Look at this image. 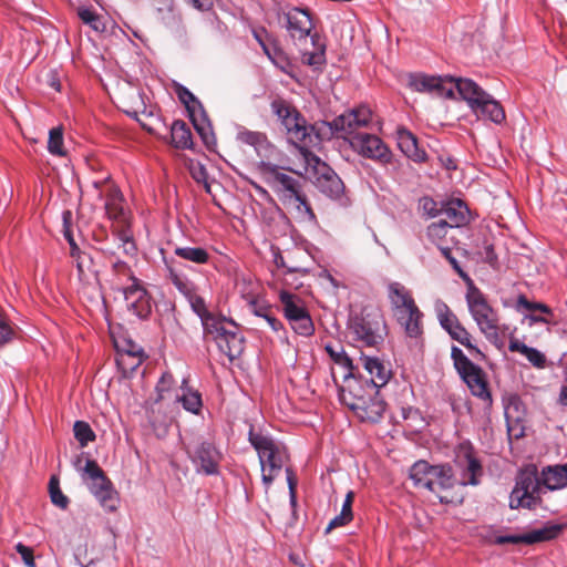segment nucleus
<instances>
[{
	"mask_svg": "<svg viewBox=\"0 0 567 567\" xmlns=\"http://www.w3.org/2000/svg\"><path fill=\"white\" fill-rule=\"evenodd\" d=\"M185 268L175 258L163 256L164 278L188 301L192 310L199 317L205 333L213 334L216 340L226 333V319L217 318L207 309L198 286L187 276Z\"/></svg>",
	"mask_w": 567,
	"mask_h": 567,
	"instance_id": "f257e3e1",
	"label": "nucleus"
},
{
	"mask_svg": "<svg viewBox=\"0 0 567 567\" xmlns=\"http://www.w3.org/2000/svg\"><path fill=\"white\" fill-rule=\"evenodd\" d=\"M258 171L264 182L271 188L285 205H296L300 214L309 221L316 223L317 216L303 192V184L300 177L296 178L285 172V168L261 161Z\"/></svg>",
	"mask_w": 567,
	"mask_h": 567,
	"instance_id": "f03ea898",
	"label": "nucleus"
},
{
	"mask_svg": "<svg viewBox=\"0 0 567 567\" xmlns=\"http://www.w3.org/2000/svg\"><path fill=\"white\" fill-rule=\"evenodd\" d=\"M270 107L285 127L288 142L299 150L308 164L312 162L319 163V157L309 150V146L312 144V133H315L318 140V124L320 122L313 125L307 124L303 115L290 102L282 97L272 100Z\"/></svg>",
	"mask_w": 567,
	"mask_h": 567,
	"instance_id": "7ed1b4c3",
	"label": "nucleus"
},
{
	"mask_svg": "<svg viewBox=\"0 0 567 567\" xmlns=\"http://www.w3.org/2000/svg\"><path fill=\"white\" fill-rule=\"evenodd\" d=\"M248 442L258 454L261 482L267 492L289 458L288 453L284 446L275 442L271 435L256 431L254 425H250Z\"/></svg>",
	"mask_w": 567,
	"mask_h": 567,
	"instance_id": "20e7f679",
	"label": "nucleus"
},
{
	"mask_svg": "<svg viewBox=\"0 0 567 567\" xmlns=\"http://www.w3.org/2000/svg\"><path fill=\"white\" fill-rule=\"evenodd\" d=\"M371 121V110L365 105H360L340 114L332 121H320L318 124V141H329L332 137L349 138L353 134L360 133L358 130L367 127Z\"/></svg>",
	"mask_w": 567,
	"mask_h": 567,
	"instance_id": "39448f33",
	"label": "nucleus"
},
{
	"mask_svg": "<svg viewBox=\"0 0 567 567\" xmlns=\"http://www.w3.org/2000/svg\"><path fill=\"white\" fill-rule=\"evenodd\" d=\"M348 329L354 340L361 342L362 346L378 348L384 341L386 322L379 310L363 309L360 313L349 318Z\"/></svg>",
	"mask_w": 567,
	"mask_h": 567,
	"instance_id": "423d86ee",
	"label": "nucleus"
},
{
	"mask_svg": "<svg viewBox=\"0 0 567 567\" xmlns=\"http://www.w3.org/2000/svg\"><path fill=\"white\" fill-rule=\"evenodd\" d=\"M83 481L86 483L89 491L97 499L99 504L107 513H114L120 506V495L114 488L112 481L106 476L97 462L87 458L82 473Z\"/></svg>",
	"mask_w": 567,
	"mask_h": 567,
	"instance_id": "0eeeda50",
	"label": "nucleus"
},
{
	"mask_svg": "<svg viewBox=\"0 0 567 567\" xmlns=\"http://www.w3.org/2000/svg\"><path fill=\"white\" fill-rule=\"evenodd\" d=\"M544 491L545 487L535 467L520 471L509 495V507L512 509H536L543 503Z\"/></svg>",
	"mask_w": 567,
	"mask_h": 567,
	"instance_id": "6e6552de",
	"label": "nucleus"
},
{
	"mask_svg": "<svg viewBox=\"0 0 567 567\" xmlns=\"http://www.w3.org/2000/svg\"><path fill=\"white\" fill-rule=\"evenodd\" d=\"M451 358L455 370L467 384L472 394L484 401L487 406H492V394L482 368L472 362L464 352L455 346L451 349Z\"/></svg>",
	"mask_w": 567,
	"mask_h": 567,
	"instance_id": "1a4fd4ad",
	"label": "nucleus"
},
{
	"mask_svg": "<svg viewBox=\"0 0 567 567\" xmlns=\"http://www.w3.org/2000/svg\"><path fill=\"white\" fill-rule=\"evenodd\" d=\"M435 311L441 327L447 332L452 340L457 341L463 347H465L472 353V355H474L475 359H485L484 352H482L473 343L472 334L461 323L457 316L451 310V308L445 302H436Z\"/></svg>",
	"mask_w": 567,
	"mask_h": 567,
	"instance_id": "9d476101",
	"label": "nucleus"
},
{
	"mask_svg": "<svg viewBox=\"0 0 567 567\" xmlns=\"http://www.w3.org/2000/svg\"><path fill=\"white\" fill-rule=\"evenodd\" d=\"M465 301L477 328L499 321L497 310L492 307L485 293L471 278H467L466 282Z\"/></svg>",
	"mask_w": 567,
	"mask_h": 567,
	"instance_id": "9b49d317",
	"label": "nucleus"
},
{
	"mask_svg": "<svg viewBox=\"0 0 567 567\" xmlns=\"http://www.w3.org/2000/svg\"><path fill=\"white\" fill-rule=\"evenodd\" d=\"M350 146L359 155L382 165L392 164L393 154L389 146L375 134L357 133L349 137Z\"/></svg>",
	"mask_w": 567,
	"mask_h": 567,
	"instance_id": "f8f14e48",
	"label": "nucleus"
},
{
	"mask_svg": "<svg viewBox=\"0 0 567 567\" xmlns=\"http://www.w3.org/2000/svg\"><path fill=\"white\" fill-rule=\"evenodd\" d=\"M187 454L198 474L206 476L220 474L223 454L213 442L203 441L194 449H188Z\"/></svg>",
	"mask_w": 567,
	"mask_h": 567,
	"instance_id": "ddd939ff",
	"label": "nucleus"
},
{
	"mask_svg": "<svg viewBox=\"0 0 567 567\" xmlns=\"http://www.w3.org/2000/svg\"><path fill=\"white\" fill-rule=\"evenodd\" d=\"M124 297L126 309L140 320L150 319L154 300L151 292L144 286L142 280H135L128 284L121 292Z\"/></svg>",
	"mask_w": 567,
	"mask_h": 567,
	"instance_id": "4468645a",
	"label": "nucleus"
},
{
	"mask_svg": "<svg viewBox=\"0 0 567 567\" xmlns=\"http://www.w3.org/2000/svg\"><path fill=\"white\" fill-rule=\"evenodd\" d=\"M456 467L460 470L458 484L463 486H476L481 483L484 470L481 461L476 456L474 447L467 444H461L455 460Z\"/></svg>",
	"mask_w": 567,
	"mask_h": 567,
	"instance_id": "2eb2a0df",
	"label": "nucleus"
},
{
	"mask_svg": "<svg viewBox=\"0 0 567 567\" xmlns=\"http://www.w3.org/2000/svg\"><path fill=\"white\" fill-rule=\"evenodd\" d=\"M311 164H315V162ZM316 165L315 186L317 189L330 199L338 200L344 205L348 199L346 197V187L342 179L329 165L322 163L320 159Z\"/></svg>",
	"mask_w": 567,
	"mask_h": 567,
	"instance_id": "dca6fc26",
	"label": "nucleus"
},
{
	"mask_svg": "<svg viewBox=\"0 0 567 567\" xmlns=\"http://www.w3.org/2000/svg\"><path fill=\"white\" fill-rule=\"evenodd\" d=\"M343 381L346 385L340 388L339 395L341 402L349 409L355 405L359 401L368 398V395L373 396L379 392V389L372 381L362 377H357L355 373L353 377H349V379H344Z\"/></svg>",
	"mask_w": 567,
	"mask_h": 567,
	"instance_id": "f3484780",
	"label": "nucleus"
},
{
	"mask_svg": "<svg viewBox=\"0 0 567 567\" xmlns=\"http://www.w3.org/2000/svg\"><path fill=\"white\" fill-rule=\"evenodd\" d=\"M457 481L450 464L435 465L431 481H427V489L439 496L440 503L449 504L452 502L443 493L451 491Z\"/></svg>",
	"mask_w": 567,
	"mask_h": 567,
	"instance_id": "a211bd4d",
	"label": "nucleus"
},
{
	"mask_svg": "<svg viewBox=\"0 0 567 567\" xmlns=\"http://www.w3.org/2000/svg\"><path fill=\"white\" fill-rule=\"evenodd\" d=\"M287 30L289 35L295 40H305L307 37L313 34L311 33L313 29V22L308 9L301 8H292L287 13H285Z\"/></svg>",
	"mask_w": 567,
	"mask_h": 567,
	"instance_id": "6ab92c4d",
	"label": "nucleus"
},
{
	"mask_svg": "<svg viewBox=\"0 0 567 567\" xmlns=\"http://www.w3.org/2000/svg\"><path fill=\"white\" fill-rule=\"evenodd\" d=\"M350 410L361 422L378 423L383 417L386 410L385 401L378 394L368 395L362 401H359L355 405L351 406Z\"/></svg>",
	"mask_w": 567,
	"mask_h": 567,
	"instance_id": "aec40b11",
	"label": "nucleus"
},
{
	"mask_svg": "<svg viewBox=\"0 0 567 567\" xmlns=\"http://www.w3.org/2000/svg\"><path fill=\"white\" fill-rule=\"evenodd\" d=\"M388 298L393 317L398 316L399 312L403 313L417 307L411 290L398 281H392L388 285Z\"/></svg>",
	"mask_w": 567,
	"mask_h": 567,
	"instance_id": "412c9836",
	"label": "nucleus"
},
{
	"mask_svg": "<svg viewBox=\"0 0 567 567\" xmlns=\"http://www.w3.org/2000/svg\"><path fill=\"white\" fill-rule=\"evenodd\" d=\"M441 218L452 228L466 226L471 221V214L467 205L461 199H452L440 209Z\"/></svg>",
	"mask_w": 567,
	"mask_h": 567,
	"instance_id": "4be33fe9",
	"label": "nucleus"
},
{
	"mask_svg": "<svg viewBox=\"0 0 567 567\" xmlns=\"http://www.w3.org/2000/svg\"><path fill=\"white\" fill-rule=\"evenodd\" d=\"M360 362L364 370L370 374L369 381L380 390L388 384L392 378V370L389 364H385L380 358L362 354Z\"/></svg>",
	"mask_w": 567,
	"mask_h": 567,
	"instance_id": "5701e85b",
	"label": "nucleus"
},
{
	"mask_svg": "<svg viewBox=\"0 0 567 567\" xmlns=\"http://www.w3.org/2000/svg\"><path fill=\"white\" fill-rule=\"evenodd\" d=\"M398 146L401 152L411 161L415 163H424L427 161V154L423 147L420 146L416 136L406 128H399Z\"/></svg>",
	"mask_w": 567,
	"mask_h": 567,
	"instance_id": "b1692460",
	"label": "nucleus"
},
{
	"mask_svg": "<svg viewBox=\"0 0 567 567\" xmlns=\"http://www.w3.org/2000/svg\"><path fill=\"white\" fill-rule=\"evenodd\" d=\"M230 324L234 326L235 330H226V333L218 337L215 341L220 350L225 355L229 358L230 361L235 360L236 358L240 357L245 349V339L244 337L237 331V324L233 321H228Z\"/></svg>",
	"mask_w": 567,
	"mask_h": 567,
	"instance_id": "393cba45",
	"label": "nucleus"
},
{
	"mask_svg": "<svg viewBox=\"0 0 567 567\" xmlns=\"http://www.w3.org/2000/svg\"><path fill=\"white\" fill-rule=\"evenodd\" d=\"M110 268L109 282L114 291L122 292L127 286L126 284H134L135 280H141L135 276L131 266L122 259L112 260Z\"/></svg>",
	"mask_w": 567,
	"mask_h": 567,
	"instance_id": "a878e982",
	"label": "nucleus"
},
{
	"mask_svg": "<svg viewBox=\"0 0 567 567\" xmlns=\"http://www.w3.org/2000/svg\"><path fill=\"white\" fill-rule=\"evenodd\" d=\"M423 312L419 307L403 313L399 312L395 320L409 338L417 339L423 334Z\"/></svg>",
	"mask_w": 567,
	"mask_h": 567,
	"instance_id": "bb28decb",
	"label": "nucleus"
},
{
	"mask_svg": "<svg viewBox=\"0 0 567 567\" xmlns=\"http://www.w3.org/2000/svg\"><path fill=\"white\" fill-rule=\"evenodd\" d=\"M472 112L483 120H488L495 124H502L506 116L502 104L487 93L486 99H482Z\"/></svg>",
	"mask_w": 567,
	"mask_h": 567,
	"instance_id": "cd10ccee",
	"label": "nucleus"
},
{
	"mask_svg": "<svg viewBox=\"0 0 567 567\" xmlns=\"http://www.w3.org/2000/svg\"><path fill=\"white\" fill-rule=\"evenodd\" d=\"M539 477L545 489L557 491L567 487V463L543 467Z\"/></svg>",
	"mask_w": 567,
	"mask_h": 567,
	"instance_id": "c85d7f7f",
	"label": "nucleus"
},
{
	"mask_svg": "<svg viewBox=\"0 0 567 567\" xmlns=\"http://www.w3.org/2000/svg\"><path fill=\"white\" fill-rule=\"evenodd\" d=\"M454 87L471 110L475 107L482 99L487 97V92L471 79L456 78Z\"/></svg>",
	"mask_w": 567,
	"mask_h": 567,
	"instance_id": "c756f323",
	"label": "nucleus"
},
{
	"mask_svg": "<svg viewBox=\"0 0 567 567\" xmlns=\"http://www.w3.org/2000/svg\"><path fill=\"white\" fill-rule=\"evenodd\" d=\"M189 379L184 378L181 383V394L176 395V401L179 402L183 409L192 414L198 415L203 409V399L199 391L188 385Z\"/></svg>",
	"mask_w": 567,
	"mask_h": 567,
	"instance_id": "7c9ffc66",
	"label": "nucleus"
},
{
	"mask_svg": "<svg viewBox=\"0 0 567 567\" xmlns=\"http://www.w3.org/2000/svg\"><path fill=\"white\" fill-rule=\"evenodd\" d=\"M237 140L252 146L256 153L261 157H267L269 151L274 148V145L262 132L241 130L237 134Z\"/></svg>",
	"mask_w": 567,
	"mask_h": 567,
	"instance_id": "2f4dec72",
	"label": "nucleus"
},
{
	"mask_svg": "<svg viewBox=\"0 0 567 567\" xmlns=\"http://www.w3.org/2000/svg\"><path fill=\"white\" fill-rule=\"evenodd\" d=\"M279 300L282 306L284 316L289 323L308 311L303 300L299 296L287 290L280 291Z\"/></svg>",
	"mask_w": 567,
	"mask_h": 567,
	"instance_id": "473e14b6",
	"label": "nucleus"
},
{
	"mask_svg": "<svg viewBox=\"0 0 567 567\" xmlns=\"http://www.w3.org/2000/svg\"><path fill=\"white\" fill-rule=\"evenodd\" d=\"M62 221H63V235L65 240L70 245V255L73 259L76 261V267L80 274H83V266L84 260L83 256H85V252H83L80 247L76 245L75 239L73 237L72 233V213L70 210H64L62 213Z\"/></svg>",
	"mask_w": 567,
	"mask_h": 567,
	"instance_id": "72a5a7b5",
	"label": "nucleus"
},
{
	"mask_svg": "<svg viewBox=\"0 0 567 567\" xmlns=\"http://www.w3.org/2000/svg\"><path fill=\"white\" fill-rule=\"evenodd\" d=\"M189 120L205 146L208 150H213V147L216 146V137L206 111L203 110L198 112V114H195L194 117H189Z\"/></svg>",
	"mask_w": 567,
	"mask_h": 567,
	"instance_id": "f704fd0d",
	"label": "nucleus"
},
{
	"mask_svg": "<svg viewBox=\"0 0 567 567\" xmlns=\"http://www.w3.org/2000/svg\"><path fill=\"white\" fill-rule=\"evenodd\" d=\"M172 144L177 150H192L194 146L193 135L183 120H175L171 126Z\"/></svg>",
	"mask_w": 567,
	"mask_h": 567,
	"instance_id": "c9c22d12",
	"label": "nucleus"
},
{
	"mask_svg": "<svg viewBox=\"0 0 567 567\" xmlns=\"http://www.w3.org/2000/svg\"><path fill=\"white\" fill-rule=\"evenodd\" d=\"M561 524L547 523L544 527L524 534V544L533 545L556 539L563 532Z\"/></svg>",
	"mask_w": 567,
	"mask_h": 567,
	"instance_id": "e433bc0d",
	"label": "nucleus"
},
{
	"mask_svg": "<svg viewBox=\"0 0 567 567\" xmlns=\"http://www.w3.org/2000/svg\"><path fill=\"white\" fill-rule=\"evenodd\" d=\"M174 255L196 265H207L213 258L212 254L206 248L193 246H176L174 248Z\"/></svg>",
	"mask_w": 567,
	"mask_h": 567,
	"instance_id": "4c0bfd02",
	"label": "nucleus"
},
{
	"mask_svg": "<svg viewBox=\"0 0 567 567\" xmlns=\"http://www.w3.org/2000/svg\"><path fill=\"white\" fill-rule=\"evenodd\" d=\"M324 350L333 363L344 370L343 380L349 379V377H353L357 371V367L353 364L351 358L347 354L342 346L336 348L331 343H328L324 346Z\"/></svg>",
	"mask_w": 567,
	"mask_h": 567,
	"instance_id": "58836bf2",
	"label": "nucleus"
},
{
	"mask_svg": "<svg viewBox=\"0 0 567 567\" xmlns=\"http://www.w3.org/2000/svg\"><path fill=\"white\" fill-rule=\"evenodd\" d=\"M311 42L315 47V51L303 52L301 61L306 65L319 69L326 64V44L321 41V37L318 32L311 35Z\"/></svg>",
	"mask_w": 567,
	"mask_h": 567,
	"instance_id": "ea45409f",
	"label": "nucleus"
},
{
	"mask_svg": "<svg viewBox=\"0 0 567 567\" xmlns=\"http://www.w3.org/2000/svg\"><path fill=\"white\" fill-rule=\"evenodd\" d=\"M435 465H431L426 461H417L410 468V478L415 487L427 489V481H431Z\"/></svg>",
	"mask_w": 567,
	"mask_h": 567,
	"instance_id": "a19ab883",
	"label": "nucleus"
},
{
	"mask_svg": "<svg viewBox=\"0 0 567 567\" xmlns=\"http://www.w3.org/2000/svg\"><path fill=\"white\" fill-rule=\"evenodd\" d=\"M355 494L353 491H349L346 495L342 508L339 515H337L326 528V533L331 532L334 528L343 527L350 524L353 519L352 505L354 502Z\"/></svg>",
	"mask_w": 567,
	"mask_h": 567,
	"instance_id": "79ce46f5",
	"label": "nucleus"
},
{
	"mask_svg": "<svg viewBox=\"0 0 567 567\" xmlns=\"http://www.w3.org/2000/svg\"><path fill=\"white\" fill-rule=\"evenodd\" d=\"M451 229L453 228L440 219L427 226L426 236L431 243L440 248L447 244V235Z\"/></svg>",
	"mask_w": 567,
	"mask_h": 567,
	"instance_id": "37998d69",
	"label": "nucleus"
},
{
	"mask_svg": "<svg viewBox=\"0 0 567 567\" xmlns=\"http://www.w3.org/2000/svg\"><path fill=\"white\" fill-rule=\"evenodd\" d=\"M437 83L435 75H426L423 73H410L408 75V86L415 92L432 93V87Z\"/></svg>",
	"mask_w": 567,
	"mask_h": 567,
	"instance_id": "c03bdc74",
	"label": "nucleus"
},
{
	"mask_svg": "<svg viewBox=\"0 0 567 567\" xmlns=\"http://www.w3.org/2000/svg\"><path fill=\"white\" fill-rule=\"evenodd\" d=\"M176 94L178 100L185 105L188 117H194L195 114L205 110L202 102L187 87L178 85Z\"/></svg>",
	"mask_w": 567,
	"mask_h": 567,
	"instance_id": "a18cd8bd",
	"label": "nucleus"
},
{
	"mask_svg": "<svg viewBox=\"0 0 567 567\" xmlns=\"http://www.w3.org/2000/svg\"><path fill=\"white\" fill-rule=\"evenodd\" d=\"M123 197L118 190H113L105 200V212L109 218L120 219L123 216Z\"/></svg>",
	"mask_w": 567,
	"mask_h": 567,
	"instance_id": "49530a36",
	"label": "nucleus"
},
{
	"mask_svg": "<svg viewBox=\"0 0 567 567\" xmlns=\"http://www.w3.org/2000/svg\"><path fill=\"white\" fill-rule=\"evenodd\" d=\"M289 324L291 329L299 336L311 337L315 333V324L309 311H306L303 315L292 320Z\"/></svg>",
	"mask_w": 567,
	"mask_h": 567,
	"instance_id": "de8ad7c7",
	"label": "nucleus"
},
{
	"mask_svg": "<svg viewBox=\"0 0 567 567\" xmlns=\"http://www.w3.org/2000/svg\"><path fill=\"white\" fill-rule=\"evenodd\" d=\"M73 432L81 447L87 446L90 442L96 439L91 425L85 421H76L73 425Z\"/></svg>",
	"mask_w": 567,
	"mask_h": 567,
	"instance_id": "09e8293b",
	"label": "nucleus"
},
{
	"mask_svg": "<svg viewBox=\"0 0 567 567\" xmlns=\"http://www.w3.org/2000/svg\"><path fill=\"white\" fill-rule=\"evenodd\" d=\"M78 16L81 21L90 25L94 31H104L105 24L100 14L91 8H79Z\"/></svg>",
	"mask_w": 567,
	"mask_h": 567,
	"instance_id": "8fccbe9b",
	"label": "nucleus"
},
{
	"mask_svg": "<svg viewBox=\"0 0 567 567\" xmlns=\"http://www.w3.org/2000/svg\"><path fill=\"white\" fill-rule=\"evenodd\" d=\"M437 85L432 87V93L444 99H454V85L456 78L454 76H436Z\"/></svg>",
	"mask_w": 567,
	"mask_h": 567,
	"instance_id": "3c124183",
	"label": "nucleus"
},
{
	"mask_svg": "<svg viewBox=\"0 0 567 567\" xmlns=\"http://www.w3.org/2000/svg\"><path fill=\"white\" fill-rule=\"evenodd\" d=\"M49 493H50V497H51V502L62 508V509H65L68 506H69V498L62 493L61 488H60V482H59V478L56 476H51L50 481H49Z\"/></svg>",
	"mask_w": 567,
	"mask_h": 567,
	"instance_id": "603ef678",
	"label": "nucleus"
},
{
	"mask_svg": "<svg viewBox=\"0 0 567 567\" xmlns=\"http://www.w3.org/2000/svg\"><path fill=\"white\" fill-rule=\"evenodd\" d=\"M285 472H286V480H287L288 489H289V504L291 507L292 517L295 519H297V506H298L297 484H298V481H297L295 471L290 466H286Z\"/></svg>",
	"mask_w": 567,
	"mask_h": 567,
	"instance_id": "864d4df0",
	"label": "nucleus"
},
{
	"mask_svg": "<svg viewBox=\"0 0 567 567\" xmlns=\"http://www.w3.org/2000/svg\"><path fill=\"white\" fill-rule=\"evenodd\" d=\"M48 151L52 155L63 156L65 151L63 148V131L61 127H53L49 132Z\"/></svg>",
	"mask_w": 567,
	"mask_h": 567,
	"instance_id": "5fc2aeb1",
	"label": "nucleus"
},
{
	"mask_svg": "<svg viewBox=\"0 0 567 567\" xmlns=\"http://www.w3.org/2000/svg\"><path fill=\"white\" fill-rule=\"evenodd\" d=\"M175 385L176 381L174 375L171 372H164L155 386L157 395L156 402L164 400L166 394H168L175 388Z\"/></svg>",
	"mask_w": 567,
	"mask_h": 567,
	"instance_id": "6e6d98bb",
	"label": "nucleus"
},
{
	"mask_svg": "<svg viewBox=\"0 0 567 567\" xmlns=\"http://www.w3.org/2000/svg\"><path fill=\"white\" fill-rule=\"evenodd\" d=\"M516 308L517 310L524 308L529 311H539L546 316H553V310L546 303L529 301L524 293L517 297Z\"/></svg>",
	"mask_w": 567,
	"mask_h": 567,
	"instance_id": "4d7b16f0",
	"label": "nucleus"
},
{
	"mask_svg": "<svg viewBox=\"0 0 567 567\" xmlns=\"http://www.w3.org/2000/svg\"><path fill=\"white\" fill-rule=\"evenodd\" d=\"M245 299L250 312L257 317L262 318L268 311H270L271 306L267 300L259 296H247Z\"/></svg>",
	"mask_w": 567,
	"mask_h": 567,
	"instance_id": "13d9d810",
	"label": "nucleus"
},
{
	"mask_svg": "<svg viewBox=\"0 0 567 567\" xmlns=\"http://www.w3.org/2000/svg\"><path fill=\"white\" fill-rule=\"evenodd\" d=\"M478 330L485 336V338L494 344L497 349H502L504 346V340L499 333L498 322H492L485 324Z\"/></svg>",
	"mask_w": 567,
	"mask_h": 567,
	"instance_id": "bf43d9fd",
	"label": "nucleus"
},
{
	"mask_svg": "<svg viewBox=\"0 0 567 567\" xmlns=\"http://www.w3.org/2000/svg\"><path fill=\"white\" fill-rule=\"evenodd\" d=\"M189 173L194 181L198 184H203L206 193L210 194V184L208 182L207 168L199 162L192 163L189 166Z\"/></svg>",
	"mask_w": 567,
	"mask_h": 567,
	"instance_id": "052dcab7",
	"label": "nucleus"
},
{
	"mask_svg": "<svg viewBox=\"0 0 567 567\" xmlns=\"http://www.w3.org/2000/svg\"><path fill=\"white\" fill-rule=\"evenodd\" d=\"M145 355L120 354L118 367L124 373H133L144 361Z\"/></svg>",
	"mask_w": 567,
	"mask_h": 567,
	"instance_id": "680f3d73",
	"label": "nucleus"
},
{
	"mask_svg": "<svg viewBox=\"0 0 567 567\" xmlns=\"http://www.w3.org/2000/svg\"><path fill=\"white\" fill-rule=\"evenodd\" d=\"M116 237L121 241L123 251L127 256H135L137 252L136 244L130 230L121 229L116 231Z\"/></svg>",
	"mask_w": 567,
	"mask_h": 567,
	"instance_id": "e2e57ef3",
	"label": "nucleus"
},
{
	"mask_svg": "<svg viewBox=\"0 0 567 567\" xmlns=\"http://www.w3.org/2000/svg\"><path fill=\"white\" fill-rule=\"evenodd\" d=\"M442 256L449 261L452 268L467 282V278H471L461 267L458 260L453 256L451 247L447 245L439 248Z\"/></svg>",
	"mask_w": 567,
	"mask_h": 567,
	"instance_id": "0e129e2a",
	"label": "nucleus"
},
{
	"mask_svg": "<svg viewBox=\"0 0 567 567\" xmlns=\"http://www.w3.org/2000/svg\"><path fill=\"white\" fill-rule=\"evenodd\" d=\"M481 255L484 261L487 262L489 266L495 267L498 264V257L497 254L495 252L494 244L489 243L488 240L483 241Z\"/></svg>",
	"mask_w": 567,
	"mask_h": 567,
	"instance_id": "69168bd1",
	"label": "nucleus"
},
{
	"mask_svg": "<svg viewBox=\"0 0 567 567\" xmlns=\"http://www.w3.org/2000/svg\"><path fill=\"white\" fill-rule=\"evenodd\" d=\"M17 553L20 554L23 563L27 567H37L34 561V553L33 549L22 543H18L16 545Z\"/></svg>",
	"mask_w": 567,
	"mask_h": 567,
	"instance_id": "338daca9",
	"label": "nucleus"
},
{
	"mask_svg": "<svg viewBox=\"0 0 567 567\" xmlns=\"http://www.w3.org/2000/svg\"><path fill=\"white\" fill-rule=\"evenodd\" d=\"M13 329L4 316L0 315V347L10 342L13 338Z\"/></svg>",
	"mask_w": 567,
	"mask_h": 567,
	"instance_id": "774afa93",
	"label": "nucleus"
}]
</instances>
